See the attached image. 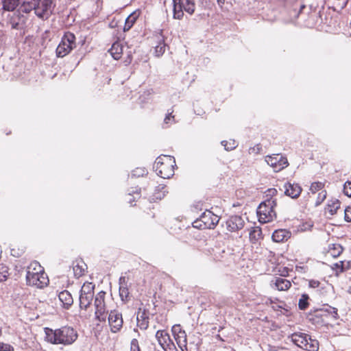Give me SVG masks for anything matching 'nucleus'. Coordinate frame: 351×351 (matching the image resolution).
Instances as JSON below:
<instances>
[{"mask_svg": "<svg viewBox=\"0 0 351 351\" xmlns=\"http://www.w3.org/2000/svg\"><path fill=\"white\" fill-rule=\"evenodd\" d=\"M45 332L47 341L53 344L71 345L77 338V332L70 326H63L56 330L45 328Z\"/></svg>", "mask_w": 351, "mask_h": 351, "instance_id": "obj_1", "label": "nucleus"}, {"mask_svg": "<svg viewBox=\"0 0 351 351\" xmlns=\"http://www.w3.org/2000/svg\"><path fill=\"white\" fill-rule=\"evenodd\" d=\"M26 280L28 285L39 289L44 288L49 282L43 267L36 261L27 267Z\"/></svg>", "mask_w": 351, "mask_h": 351, "instance_id": "obj_2", "label": "nucleus"}, {"mask_svg": "<svg viewBox=\"0 0 351 351\" xmlns=\"http://www.w3.org/2000/svg\"><path fill=\"white\" fill-rule=\"evenodd\" d=\"M176 166L174 157L167 155L158 156L154 162L157 175L164 179H169L174 175Z\"/></svg>", "mask_w": 351, "mask_h": 351, "instance_id": "obj_3", "label": "nucleus"}, {"mask_svg": "<svg viewBox=\"0 0 351 351\" xmlns=\"http://www.w3.org/2000/svg\"><path fill=\"white\" fill-rule=\"evenodd\" d=\"M276 202L274 199H265L257 208L258 221L262 223L272 221L276 218L275 207Z\"/></svg>", "mask_w": 351, "mask_h": 351, "instance_id": "obj_4", "label": "nucleus"}, {"mask_svg": "<svg viewBox=\"0 0 351 351\" xmlns=\"http://www.w3.org/2000/svg\"><path fill=\"white\" fill-rule=\"evenodd\" d=\"M76 47V38L74 34L66 32L58 45L56 54L58 58H64Z\"/></svg>", "mask_w": 351, "mask_h": 351, "instance_id": "obj_5", "label": "nucleus"}, {"mask_svg": "<svg viewBox=\"0 0 351 351\" xmlns=\"http://www.w3.org/2000/svg\"><path fill=\"white\" fill-rule=\"evenodd\" d=\"M291 341L299 348L307 351H317L319 343L316 339L304 333H293L290 336Z\"/></svg>", "mask_w": 351, "mask_h": 351, "instance_id": "obj_6", "label": "nucleus"}, {"mask_svg": "<svg viewBox=\"0 0 351 351\" xmlns=\"http://www.w3.org/2000/svg\"><path fill=\"white\" fill-rule=\"evenodd\" d=\"M106 293L99 291L95 296L94 301L95 319L99 322H105L108 312V304L106 300Z\"/></svg>", "mask_w": 351, "mask_h": 351, "instance_id": "obj_7", "label": "nucleus"}, {"mask_svg": "<svg viewBox=\"0 0 351 351\" xmlns=\"http://www.w3.org/2000/svg\"><path fill=\"white\" fill-rule=\"evenodd\" d=\"M219 221V217L210 210L203 213L199 219L193 222V226L198 229H214Z\"/></svg>", "mask_w": 351, "mask_h": 351, "instance_id": "obj_8", "label": "nucleus"}, {"mask_svg": "<svg viewBox=\"0 0 351 351\" xmlns=\"http://www.w3.org/2000/svg\"><path fill=\"white\" fill-rule=\"evenodd\" d=\"M173 18L176 19H182L184 16V12L192 15L195 9L194 0H173Z\"/></svg>", "mask_w": 351, "mask_h": 351, "instance_id": "obj_9", "label": "nucleus"}, {"mask_svg": "<svg viewBox=\"0 0 351 351\" xmlns=\"http://www.w3.org/2000/svg\"><path fill=\"white\" fill-rule=\"evenodd\" d=\"M95 284L93 282H85L80 290V308L81 310L86 311L89 307L93 301Z\"/></svg>", "mask_w": 351, "mask_h": 351, "instance_id": "obj_10", "label": "nucleus"}, {"mask_svg": "<svg viewBox=\"0 0 351 351\" xmlns=\"http://www.w3.org/2000/svg\"><path fill=\"white\" fill-rule=\"evenodd\" d=\"M35 14L40 19H48L52 12L54 0H32Z\"/></svg>", "mask_w": 351, "mask_h": 351, "instance_id": "obj_11", "label": "nucleus"}, {"mask_svg": "<svg viewBox=\"0 0 351 351\" xmlns=\"http://www.w3.org/2000/svg\"><path fill=\"white\" fill-rule=\"evenodd\" d=\"M171 332L175 341L182 351H189L188 348L187 335L180 324H175L172 326Z\"/></svg>", "mask_w": 351, "mask_h": 351, "instance_id": "obj_12", "label": "nucleus"}, {"mask_svg": "<svg viewBox=\"0 0 351 351\" xmlns=\"http://www.w3.org/2000/svg\"><path fill=\"white\" fill-rule=\"evenodd\" d=\"M156 338L165 351H178L166 330H158L156 333Z\"/></svg>", "mask_w": 351, "mask_h": 351, "instance_id": "obj_13", "label": "nucleus"}, {"mask_svg": "<svg viewBox=\"0 0 351 351\" xmlns=\"http://www.w3.org/2000/svg\"><path fill=\"white\" fill-rule=\"evenodd\" d=\"M108 324L112 332L120 331L123 324L122 314L117 310L110 311L108 315Z\"/></svg>", "mask_w": 351, "mask_h": 351, "instance_id": "obj_14", "label": "nucleus"}, {"mask_svg": "<svg viewBox=\"0 0 351 351\" xmlns=\"http://www.w3.org/2000/svg\"><path fill=\"white\" fill-rule=\"evenodd\" d=\"M265 161L267 163L274 169L275 171H279L288 165L287 158L280 154H274L267 156Z\"/></svg>", "mask_w": 351, "mask_h": 351, "instance_id": "obj_15", "label": "nucleus"}, {"mask_svg": "<svg viewBox=\"0 0 351 351\" xmlns=\"http://www.w3.org/2000/svg\"><path fill=\"white\" fill-rule=\"evenodd\" d=\"M271 287L280 291H287L291 287V282L280 277H276L271 281Z\"/></svg>", "mask_w": 351, "mask_h": 351, "instance_id": "obj_16", "label": "nucleus"}, {"mask_svg": "<svg viewBox=\"0 0 351 351\" xmlns=\"http://www.w3.org/2000/svg\"><path fill=\"white\" fill-rule=\"evenodd\" d=\"M285 194L290 197H298L302 189L298 184L287 183L284 186Z\"/></svg>", "mask_w": 351, "mask_h": 351, "instance_id": "obj_17", "label": "nucleus"}, {"mask_svg": "<svg viewBox=\"0 0 351 351\" xmlns=\"http://www.w3.org/2000/svg\"><path fill=\"white\" fill-rule=\"evenodd\" d=\"M291 236L290 231L286 229H278L272 234V239L274 242L280 243L287 241Z\"/></svg>", "mask_w": 351, "mask_h": 351, "instance_id": "obj_18", "label": "nucleus"}, {"mask_svg": "<svg viewBox=\"0 0 351 351\" xmlns=\"http://www.w3.org/2000/svg\"><path fill=\"white\" fill-rule=\"evenodd\" d=\"M227 229L230 232H237L241 226V218L238 216H232L226 221Z\"/></svg>", "mask_w": 351, "mask_h": 351, "instance_id": "obj_19", "label": "nucleus"}, {"mask_svg": "<svg viewBox=\"0 0 351 351\" xmlns=\"http://www.w3.org/2000/svg\"><path fill=\"white\" fill-rule=\"evenodd\" d=\"M75 277L79 278L85 275L87 265L83 261H76L73 267Z\"/></svg>", "mask_w": 351, "mask_h": 351, "instance_id": "obj_20", "label": "nucleus"}, {"mask_svg": "<svg viewBox=\"0 0 351 351\" xmlns=\"http://www.w3.org/2000/svg\"><path fill=\"white\" fill-rule=\"evenodd\" d=\"M340 206L341 202L339 199H329L325 207V212L330 215H333L340 208Z\"/></svg>", "mask_w": 351, "mask_h": 351, "instance_id": "obj_21", "label": "nucleus"}, {"mask_svg": "<svg viewBox=\"0 0 351 351\" xmlns=\"http://www.w3.org/2000/svg\"><path fill=\"white\" fill-rule=\"evenodd\" d=\"M123 46L120 42L112 44L109 52L114 60H119L123 54Z\"/></svg>", "mask_w": 351, "mask_h": 351, "instance_id": "obj_22", "label": "nucleus"}, {"mask_svg": "<svg viewBox=\"0 0 351 351\" xmlns=\"http://www.w3.org/2000/svg\"><path fill=\"white\" fill-rule=\"evenodd\" d=\"M58 298L63 306L66 308L71 306L73 303V297L67 290L61 291L58 295Z\"/></svg>", "mask_w": 351, "mask_h": 351, "instance_id": "obj_23", "label": "nucleus"}, {"mask_svg": "<svg viewBox=\"0 0 351 351\" xmlns=\"http://www.w3.org/2000/svg\"><path fill=\"white\" fill-rule=\"evenodd\" d=\"M324 184L321 182H315L311 184L310 190L313 194H315L318 191L320 192L318 193V197H326L327 193L326 191L324 189Z\"/></svg>", "mask_w": 351, "mask_h": 351, "instance_id": "obj_24", "label": "nucleus"}, {"mask_svg": "<svg viewBox=\"0 0 351 351\" xmlns=\"http://www.w3.org/2000/svg\"><path fill=\"white\" fill-rule=\"evenodd\" d=\"M250 241L256 243L263 239L261 228L258 226L252 227L249 232Z\"/></svg>", "mask_w": 351, "mask_h": 351, "instance_id": "obj_25", "label": "nucleus"}, {"mask_svg": "<svg viewBox=\"0 0 351 351\" xmlns=\"http://www.w3.org/2000/svg\"><path fill=\"white\" fill-rule=\"evenodd\" d=\"M156 36L158 44L155 46V53L156 56L159 57L165 53L166 44L165 43L164 38L161 34H157Z\"/></svg>", "mask_w": 351, "mask_h": 351, "instance_id": "obj_26", "label": "nucleus"}, {"mask_svg": "<svg viewBox=\"0 0 351 351\" xmlns=\"http://www.w3.org/2000/svg\"><path fill=\"white\" fill-rule=\"evenodd\" d=\"M21 0H2L3 9L5 11H14L20 4Z\"/></svg>", "mask_w": 351, "mask_h": 351, "instance_id": "obj_27", "label": "nucleus"}, {"mask_svg": "<svg viewBox=\"0 0 351 351\" xmlns=\"http://www.w3.org/2000/svg\"><path fill=\"white\" fill-rule=\"evenodd\" d=\"M138 17V14H137L136 12H134L132 14H130L125 19V25L123 27V31L127 32L130 30L136 21Z\"/></svg>", "mask_w": 351, "mask_h": 351, "instance_id": "obj_28", "label": "nucleus"}, {"mask_svg": "<svg viewBox=\"0 0 351 351\" xmlns=\"http://www.w3.org/2000/svg\"><path fill=\"white\" fill-rule=\"evenodd\" d=\"M137 326L141 330H146L149 326V317L143 313L140 317H137Z\"/></svg>", "mask_w": 351, "mask_h": 351, "instance_id": "obj_29", "label": "nucleus"}, {"mask_svg": "<svg viewBox=\"0 0 351 351\" xmlns=\"http://www.w3.org/2000/svg\"><path fill=\"white\" fill-rule=\"evenodd\" d=\"M343 252V247L339 244H332L329 247L328 254L332 257L339 256Z\"/></svg>", "mask_w": 351, "mask_h": 351, "instance_id": "obj_30", "label": "nucleus"}, {"mask_svg": "<svg viewBox=\"0 0 351 351\" xmlns=\"http://www.w3.org/2000/svg\"><path fill=\"white\" fill-rule=\"evenodd\" d=\"M9 267L4 263H0V282L6 281L10 276Z\"/></svg>", "mask_w": 351, "mask_h": 351, "instance_id": "obj_31", "label": "nucleus"}, {"mask_svg": "<svg viewBox=\"0 0 351 351\" xmlns=\"http://www.w3.org/2000/svg\"><path fill=\"white\" fill-rule=\"evenodd\" d=\"M119 295L121 300L125 302L130 300V291L128 286L119 287Z\"/></svg>", "mask_w": 351, "mask_h": 351, "instance_id": "obj_32", "label": "nucleus"}, {"mask_svg": "<svg viewBox=\"0 0 351 351\" xmlns=\"http://www.w3.org/2000/svg\"><path fill=\"white\" fill-rule=\"evenodd\" d=\"M20 10L21 12L25 13H29L32 10L35 11V7L34 6L33 1L23 2V3L20 7Z\"/></svg>", "mask_w": 351, "mask_h": 351, "instance_id": "obj_33", "label": "nucleus"}, {"mask_svg": "<svg viewBox=\"0 0 351 351\" xmlns=\"http://www.w3.org/2000/svg\"><path fill=\"white\" fill-rule=\"evenodd\" d=\"M221 145L224 147L226 150L230 151L237 146V143L233 139H229L221 141Z\"/></svg>", "mask_w": 351, "mask_h": 351, "instance_id": "obj_34", "label": "nucleus"}, {"mask_svg": "<svg viewBox=\"0 0 351 351\" xmlns=\"http://www.w3.org/2000/svg\"><path fill=\"white\" fill-rule=\"evenodd\" d=\"M169 193L166 185L160 184H158L155 189V195L166 196Z\"/></svg>", "mask_w": 351, "mask_h": 351, "instance_id": "obj_35", "label": "nucleus"}, {"mask_svg": "<svg viewBox=\"0 0 351 351\" xmlns=\"http://www.w3.org/2000/svg\"><path fill=\"white\" fill-rule=\"evenodd\" d=\"M308 295L303 294L302 295V297L299 300V302H298V307L300 310H305L308 307Z\"/></svg>", "mask_w": 351, "mask_h": 351, "instance_id": "obj_36", "label": "nucleus"}, {"mask_svg": "<svg viewBox=\"0 0 351 351\" xmlns=\"http://www.w3.org/2000/svg\"><path fill=\"white\" fill-rule=\"evenodd\" d=\"M306 8L305 4H301L299 7V9L297 10L296 8H294L293 10L290 12L291 16L293 18V21H295L298 19L300 14L302 13V10Z\"/></svg>", "mask_w": 351, "mask_h": 351, "instance_id": "obj_37", "label": "nucleus"}, {"mask_svg": "<svg viewBox=\"0 0 351 351\" xmlns=\"http://www.w3.org/2000/svg\"><path fill=\"white\" fill-rule=\"evenodd\" d=\"M349 262L339 261L333 265L332 269H335L337 272H342L345 269L348 268Z\"/></svg>", "mask_w": 351, "mask_h": 351, "instance_id": "obj_38", "label": "nucleus"}, {"mask_svg": "<svg viewBox=\"0 0 351 351\" xmlns=\"http://www.w3.org/2000/svg\"><path fill=\"white\" fill-rule=\"evenodd\" d=\"M128 195L131 196H141L143 195L141 188H139L137 186H131L130 189H128Z\"/></svg>", "mask_w": 351, "mask_h": 351, "instance_id": "obj_39", "label": "nucleus"}, {"mask_svg": "<svg viewBox=\"0 0 351 351\" xmlns=\"http://www.w3.org/2000/svg\"><path fill=\"white\" fill-rule=\"evenodd\" d=\"M343 193L348 197H351V182H346L343 186Z\"/></svg>", "mask_w": 351, "mask_h": 351, "instance_id": "obj_40", "label": "nucleus"}, {"mask_svg": "<svg viewBox=\"0 0 351 351\" xmlns=\"http://www.w3.org/2000/svg\"><path fill=\"white\" fill-rule=\"evenodd\" d=\"M0 351H14V348L10 344L0 342Z\"/></svg>", "mask_w": 351, "mask_h": 351, "instance_id": "obj_41", "label": "nucleus"}, {"mask_svg": "<svg viewBox=\"0 0 351 351\" xmlns=\"http://www.w3.org/2000/svg\"><path fill=\"white\" fill-rule=\"evenodd\" d=\"M130 351H141L138 341L136 339H133L131 341Z\"/></svg>", "mask_w": 351, "mask_h": 351, "instance_id": "obj_42", "label": "nucleus"}, {"mask_svg": "<svg viewBox=\"0 0 351 351\" xmlns=\"http://www.w3.org/2000/svg\"><path fill=\"white\" fill-rule=\"evenodd\" d=\"M265 193L266 197H273L277 195V190L274 188L269 189L265 191Z\"/></svg>", "mask_w": 351, "mask_h": 351, "instance_id": "obj_43", "label": "nucleus"}, {"mask_svg": "<svg viewBox=\"0 0 351 351\" xmlns=\"http://www.w3.org/2000/svg\"><path fill=\"white\" fill-rule=\"evenodd\" d=\"M261 148V145L260 144H257L254 147L250 148L249 152L250 154H257L260 152Z\"/></svg>", "mask_w": 351, "mask_h": 351, "instance_id": "obj_44", "label": "nucleus"}, {"mask_svg": "<svg viewBox=\"0 0 351 351\" xmlns=\"http://www.w3.org/2000/svg\"><path fill=\"white\" fill-rule=\"evenodd\" d=\"M345 220L351 221V206H348L345 209Z\"/></svg>", "mask_w": 351, "mask_h": 351, "instance_id": "obj_45", "label": "nucleus"}, {"mask_svg": "<svg viewBox=\"0 0 351 351\" xmlns=\"http://www.w3.org/2000/svg\"><path fill=\"white\" fill-rule=\"evenodd\" d=\"M174 121V116L172 115V112H170V113H168L165 119H164V122L166 124H168L171 121Z\"/></svg>", "mask_w": 351, "mask_h": 351, "instance_id": "obj_46", "label": "nucleus"}, {"mask_svg": "<svg viewBox=\"0 0 351 351\" xmlns=\"http://www.w3.org/2000/svg\"><path fill=\"white\" fill-rule=\"evenodd\" d=\"M320 285L319 281L316 280H310L308 281V285L311 288H317Z\"/></svg>", "mask_w": 351, "mask_h": 351, "instance_id": "obj_47", "label": "nucleus"}, {"mask_svg": "<svg viewBox=\"0 0 351 351\" xmlns=\"http://www.w3.org/2000/svg\"><path fill=\"white\" fill-rule=\"evenodd\" d=\"M127 282L128 279L125 276H121L119 278V287L128 286Z\"/></svg>", "mask_w": 351, "mask_h": 351, "instance_id": "obj_48", "label": "nucleus"}, {"mask_svg": "<svg viewBox=\"0 0 351 351\" xmlns=\"http://www.w3.org/2000/svg\"><path fill=\"white\" fill-rule=\"evenodd\" d=\"M330 310H327L329 313L333 315V317L337 318V309L334 307L329 306Z\"/></svg>", "mask_w": 351, "mask_h": 351, "instance_id": "obj_49", "label": "nucleus"}, {"mask_svg": "<svg viewBox=\"0 0 351 351\" xmlns=\"http://www.w3.org/2000/svg\"><path fill=\"white\" fill-rule=\"evenodd\" d=\"M132 58L131 53H129L126 58V59L124 60L125 65H129L132 62Z\"/></svg>", "mask_w": 351, "mask_h": 351, "instance_id": "obj_50", "label": "nucleus"}, {"mask_svg": "<svg viewBox=\"0 0 351 351\" xmlns=\"http://www.w3.org/2000/svg\"><path fill=\"white\" fill-rule=\"evenodd\" d=\"M280 272L282 276H286L288 275L289 269L287 267H284L282 270H280Z\"/></svg>", "mask_w": 351, "mask_h": 351, "instance_id": "obj_51", "label": "nucleus"}, {"mask_svg": "<svg viewBox=\"0 0 351 351\" xmlns=\"http://www.w3.org/2000/svg\"><path fill=\"white\" fill-rule=\"evenodd\" d=\"M18 25H19V24L17 23H12V29H16Z\"/></svg>", "mask_w": 351, "mask_h": 351, "instance_id": "obj_52", "label": "nucleus"}, {"mask_svg": "<svg viewBox=\"0 0 351 351\" xmlns=\"http://www.w3.org/2000/svg\"><path fill=\"white\" fill-rule=\"evenodd\" d=\"M225 0H217V2L219 5L223 4Z\"/></svg>", "mask_w": 351, "mask_h": 351, "instance_id": "obj_53", "label": "nucleus"}, {"mask_svg": "<svg viewBox=\"0 0 351 351\" xmlns=\"http://www.w3.org/2000/svg\"><path fill=\"white\" fill-rule=\"evenodd\" d=\"M2 335V330H1V328H0V336H1Z\"/></svg>", "mask_w": 351, "mask_h": 351, "instance_id": "obj_54", "label": "nucleus"}, {"mask_svg": "<svg viewBox=\"0 0 351 351\" xmlns=\"http://www.w3.org/2000/svg\"><path fill=\"white\" fill-rule=\"evenodd\" d=\"M320 203H321L320 202H316V205L317 206V205H319Z\"/></svg>", "mask_w": 351, "mask_h": 351, "instance_id": "obj_55", "label": "nucleus"}]
</instances>
